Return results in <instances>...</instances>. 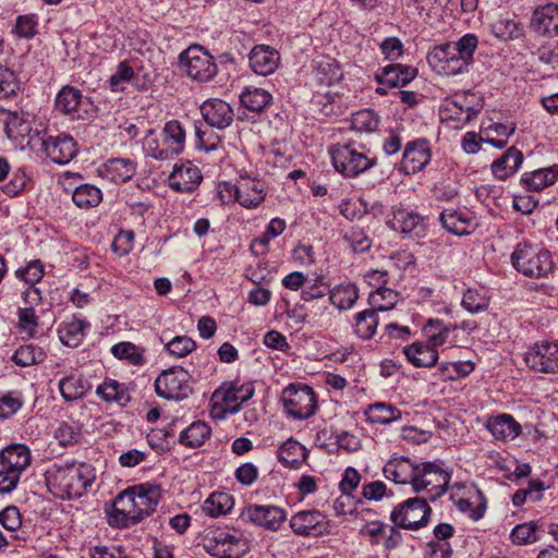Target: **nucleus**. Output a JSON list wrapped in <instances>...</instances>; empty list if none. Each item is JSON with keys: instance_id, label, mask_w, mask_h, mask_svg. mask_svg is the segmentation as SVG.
Wrapping results in <instances>:
<instances>
[{"instance_id": "obj_1", "label": "nucleus", "mask_w": 558, "mask_h": 558, "mask_svg": "<svg viewBox=\"0 0 558 558\" xmlns=\"http://www.w3.org/2000/svg\"><path fill=\"white\" fill-rule=\"evenodd\" d=\"M161 499V486L146 482L128 487L114 500L110 522L118 526L136 524L155 512Z\"/></svg>"}, {"instance_id": "obj_2", "label": "nucleus", "mask_w": 558, "mask_h": 558, "mask_svg": "<svg viewBox=\"0 0 558 558\" xmlns=\"http://www.w3.org/2000/svg\"><path fill=\"white\" fill-rule=\"evenodd\" d=\"M45 477L49 492L65 500L83 496L96 480V471L84 462L54 463Z\"/></svg>"}, {"instance_id": "obj_3", "label": "nucleus", "mask_w": 558, "mask_h": 558, "mask_svg": "<svg viewBox=\"0 0 558 558\" xmlns=\"http://www.w3.org/2000/svg\"><path fill=\"white\" fill-rule=\"evenodd\" d=\"M267 192L266 182L247 172H241L234 183L222 181L216 186V195L222 204H239L246 209L260 206Z\"/></svg>"}, {"instance_id": "obj_4", "label": "nucleus", "mask_w": 558, "mask_h": 558, "mask_svg": "<svg viewBox=\"0 0 558 558\" xmlns=\"http://www.w3.org/2000/svg\"><path fill=\"white\" fill-rule=\"evenodd\" d=\"M185 131L177 120L168 121L157 133L149 130L143 138V150L146 156L157 160L170 159L184 150Z\"/></svg>"}, {"instance_id": "obj_5", "label": "nucleus", "mask_w": 558, "mask_h": 558, "mask_svg": "<svg viewBox=\"0 0 558 558\" xmlns=\"http://www.w3.org/2000/svg\"><path fill=\"white\" fill-rule=\"evenodd\" d=\"M252 383L240 380L226 381L218 387L210 398V415L215 420H223L229 414L236 413L242 403L254 395Z\"/></svg>"}, {"instance_id": "obj_6", "label": "nucleus", "mask_w": 558, "mask_h": 558, "mask_svg": "<svg viewBox=\"0 0 558 558\" xmlns=\"http://www.w3.org/2000/svg\"><path fill=\"white\" fill-rule=\"evenodd\" d=\"M511 263L519 272L532 278L546 277L554 268L548 250L526 242L517 244L511 254Z\"/></svg>"}, {"instance_id": "obj_7", "label": "nucleus", "mask_w": 558, "mask_h": 558, "mask_svg": "<svg viewBox=\"0 0 558 558\" xmlns=\"http://www.w3.org/2000/svg\"><path fill=\"white\" fill-rule=\"evenodd\" d=\"M329 153L335 169L348 178H354L375 165V158L363 146L338 144Z\"/></svg>"}, {"instance_id": "obj_8", "label": "nucleus", "mask_w": 558, "mask_h": 558, "mask_svg": "<svg viewBox=\"0 0 558 558\" xmlns=\"http://www.w3.org/2000/svg\"><path fill=\"white\" fill-rule=\"evenodd\" d=\"M205 550L216 558H235L247 549V541L241 530L225 527L213 531L204 541Z\"/></svg>"}, {"instance_id": "obj_9", "label": "nucleus", "mask_w": 558, "mask_h": 558, "mask_svg": "<svg viewBox=\"0 0 558 558\" xmlns=\"http://www.w3.org/2000/svg\"><path fill=\"white\" fill-rule=\"evenodd\" d=\"M449 482L450 474L439 463L421 462L412 489L417 494L424 493L434 501L446 493Z\"/></svg>"}, {"instance_id": "obj_10", "label": "nucleus", "mask_w": 558, "mask_h": 558, "mask_svg": "<svg viewBox=\"0 0 558 558\" xmlns=\"http://www.w3.org/2000/svg\"><path fill=\"white\" fill-rule=\"evenodd\" d=\"M181 70L192 80L207 82L217 74L214 57L201 46H190L179 57Z\"/></svg>"}, {"instance_id": "obj_11", "label": "nucleus", "mask_w": 558, "mask_h": 558, "mask_svg": "<svg viewBox=\"0 0 558 558\" xmlns=\"http://www.w3.org/2000/svg\"><path fill=\"white\" fill-rule=\"evenodd\" d=\"M430 512L425 498L413 497L398 504L390 513V520L399 527L418 530L427 525Z\"/></svg>"}, {"instance_id": "obj_12", "label": "nucleus", "mask_w": 558, "mask_h": 558, "mask_svg": "<svg viewBox=\"0 0 558 558\" xmlns=\"http://www.w3.org/2000/svg\"><path fill=\"white\" fill-rule=\"evenodd\" d=\"M281 402L287 415L294 420L307 418L316 410L315 392L305 385H289L282 391Z\"/></svg>"}, {"instance_id": "obj_13", "label": "nucleus", "mask_w": 558, "mask_h": 558, "mask_svg": "<svg viewBox=\"0 0 558 558\" xmlns=\"http://www.w3.org/2000/svg\"><path fill=\"white\" fill-rule=\"evenodd\" d=\"M155 390L163 399L183 400L192 393L191 376L182 367H171L156 378Z\"/></svg>"}, {"instance_id": "obj_14", "label": "nucleus", "mask_w": 558, "mask_h": 558, "mask_svg": "<svg viewBox=\"0 0 558 558\" xmlns=\"http://www.w3.org/2000/svg\"><path fill=\"white\" fill-rule=\"evenodd\" d=\"M451 499L458 510L473 521L483 518L486 511V499L483 493L473 484L452 486Z\"/></svg>"}, {"instance_id": "obj_15", "label": "nucleus", "mask_w": 558, "mask_h": 558, "mask_svg": "<svg viewBox=\"0 0 558 558\" xmlns=\"http://www.w3.org/2000/svg\"><path fill=\"white\" fill-rule=\"evenodd\" d=\"M239 518L265 530L278 531L287 520V512L278 506L253 504L245 506Z\"/></svg>"}, {"instance_id": "obj_16", "label": "nucleus", "mask_w": 558, "mask_h": 558, "mask_svg": "<svg viewBox=\"0 0 558 558\" xmlns=\"http://www.w3.org/2000/svg\"><path fill=\"white\" fill-rule=\"evenodd\" d=\"M294 534L303 537H317L329 533L330 524L327 517L319 510H302L289 520Z\"/></svg>"}, {"instance_id": "obj_17", "label": "nucleus", "mask_w": 558, "mask_h": 558, "mask_svg": "<svg viewBox=\"0 0 558 558\" xmlns=\"http://www.w3.org/2000/svg\"><path fill=\"white\" fill-rule=\"evenodd\" d=\"M427 62L438 74L454 76L468 71L470 64L447 44L435 47L427 56Z\"/></svg>"}, {"instance_id": "obj_18", "label": "nucleus", "mask_w": 558, "mask_h": 558, "mask_svg": "<svg viewBox=\"0 0 558 558\" xmlns=\"http://www.w3.org/2000/svg\"><path fill=\"white\" fill-rule=\"evenodd\" d=\"M524 362L535 372L558 374V342L535 343L524 353Z\"/></svg>"}, {"instance_id": "obj_19", "label": "nucleus", "mask_w": 558, "mask_h": 558, "mask_svg": "<svg viewBox=\"0 0 558 558\" xmlns=\"http://www.w3.org/2000/svg\"><path fill=\"white\" fill-rule=\"evenodd\" d=\"M421 462L409 457L396 456L390 458L383 468L384 476L398 485H411L417 476Z\"/></svg>"}, {"instance_id": "obj_20", "label": "nucleus", "mask_w": 558, "mask_h": 558, "mask_svg": "<svg viewBox=\"0 0 558 558\" xmlns=\"http://www.w3.org/2000/svg\"><path fill=\"white\" fill-rule=\"evenodd\" d=\"M203 180L202 172L191 161L175 163L168 177L169 186L181 193L192 192Z\"/></svg>"}, {"instance_id": "obj_21", "label": "nucleus", "mask_w": 558, "mask_h": 558, "mask_svg": "<svg viewBox=\"0 0 558 558\" xmlns=\"http://www.w3.org/2000/svg\"><path fill=\"white\" fill-rule=\"evenodd\" d=\"M32 463L29 448L23 444L9 445L0 451V466L21 478Z\"/></svg>"}, {"instance_id": "obj_22", "label": "nucleus", "mask_w": 558, "mask_h": 558, "mask_svg": "<svg viewBox=\"0 0 558 558\" xmlns=\"http://www.w3.org/2000/svg\"><path fill=\"white\" fill-rule=\"evenodd\" d=\"M43 146L46 155L59 165L70 162L77 154L76 144L68 134L49 136L43 142Z\"/></svg>"}, {"instance_id": "obj_23", "label": "nucleus", "mask_w": 558, "mask_h": 558, "mask_svg": "<svg viewBox=\"0 0 558 558\" xmlns=\"http://www.w3.org/2000/svg\"><path fill=\"white\" fill-rule=\"evenodd\" d=\"M250 66L258 75L272 74L280 63L279 52L268 45H256L248 54Z\"/></svg>"}, {"instance_id": "obj_24", "label": "nucleus", "mask_w": 558, "mask_h": 558, "mask_svg": "<svg viewBox=\"0 0 558 558\" xmlns=\"http://www.w3.org/2000/svg\"><path fill=\"white\" fill-rule=\"evenodd\" d=\"M532 29L543 36H558V4L546 3L537 7L531 19Z\"/></svg>"}, {"instance_id": "obj_25", "label": "nucleus", "mask_w": 558, "mask_h": 558, "mask_svg": "<svg viewBox=\"0 0 558 558\" xmlns=\"http://www.w3.org/2000/svg\"><path fill=\"white\" fill-rule=\"evenodd\" d=\"M58 389L63 400L71 402L85 397L92 389V384L81 372L71 369L60 378Z\"/></svg>"}, {"instance_id": "obj_26", "label": "nucleus", "mask_w": 558, "mask_h": 558, "mask_svg": "<svg viewBox=\"0 0 558 558\" xmlns=\"http://www.w3.org/2000/svg\"><path fill=\"white\" fill-rule=\"evenodd\" d=\"M201 112L205 121L214 128L225 129L233 121L231 106L222 99H207L201 106Z\"/></svg>"}, {"instance_id": "obj_27", "label": "nucleus", "mask_w": 558, "mask_h": 558, "mask_svg": "<svg viewBox=\"0 0 558 558\" xmlns=\"http://www.w3.org/2000/svg\"><path fill=\"white\" fill-rule=\"evenodd\" d=\"M442 226L457 235L470 234L476 228V220L466 209H445L440 214Z\"/></svg>"}, {"instance_id": "obj_28", "label": "nucleus", "mask_w": 558, "mask_h": 558, "mask_svg": "<svg viewBox=\"0 0 558 558\" xmlns=\"http://www.w3.org/2000/svg\"><path fill=\"white\" fill-rule=\"evenodd\" d=\"M98 172L100 177L113 183L131 180L136 172V165L131 159L112 158L102 163Z\"/></svg>"}, {"instance_id": "obj_29", "label": "nucleus", "mask_w": 558, "mask_h": 558, "mask_svg": "<svg viewBox=\"0 0 558 558\" xmlns=\"http://www.w3.org/2000/svg\"><path fill=\"white\" fill-rule=\"evenodd\" d=\"M430 160V150L426 141L409 144L403 153L402 169L407 173L421 171Z\"/></svg>"}, {"instance_id": "obj_30", "label": "nucleus", "mask_w": 558, "mask_h": 558, "mask_svg": "<svg viewBox=\"0 0 558 558\" xmlns=\"http://www.w3.org/2000/svg\"><path fill=\"white\" fill-rule=\"evenodd\" d=\"M456 330L457 325H446L442 320L437 318L428 319L422 327L425 342L435 350L447 342L456 344L457 341L454 339H450V336Z\"/></svg>"}, {"instance_id": "obj_31", "label": "nucleus", "mask_w": 558, "mask_h": 558, "mask_svg": "<svg viewBox=\"0 0 558 558\" xmlns=\"http://www.w3.org/2000/svg\"><path fill=\"white\" fill-rule=\"evenodd\" d=\"M403 354L407 361L415 367H432L438 361V351L433 349L425 341H415L403 347Z\"/></svg>"}, {"instance_id": "obj_32", "label": "nucleus", "mask_w": 558, "mask_h": 558, "mask_svg": "<svg viewBox=\"0 0 558 558\" xmlns=\"http://www.w3.org/2000/svg\"><path fill=\"white\" fill-rule=\"evenodd\" d=\"M523 162L522 153L515 147L508 148L490 166L492 173L497 180H506L512 177Z\"/></svg>"}, {"instance_id": "obj_33", "label": "nucleus", "mask_w": 558, "mask_h": 558, "mask_svg": "<svg viewBox=\"0 0 558 558\" xmlns=\"http://www.w3.org/2000/svg\"><path fill=\"white\" fill-rule=\"evenodd\" d=\"M387 225L391 230L404 234L418 233L424 228L422 217L404 208L393 209L392 218L388 219Z\"/></svg>"}, {"instance_id": "obj_34", "label": "nucleus", "mask_w": 558, "mask_h": 558, "mask_svg": "<svg viewBox=\"0 0 558 558\" xmlns=\"http://www.w3.org/2000/svg\"><path fill=\"white\" fill-rule=\"evenodd\" d=\"M486 427L496 439L502 441L513 440L521 433V425L510 414L490 417Z\"/></svg>"}, {"instance_id": "obj_35", "label": "nucleus", "mask_w": 558, "mask_h": 558, "mask_svg": "<svg viewBox=\"0 0 558 558\" xmlns=\"http://www.w3.org/2000/svg\"><path fill=\"white\" fill-rule=\"evenodd\" d=\"M96 395L107 403H117L122 407L131 400L128 386L112 378H106L98 385Z\"/></svg>"}, {"instance_id": "obj_36", "label": "nucleus", "mask_w": 558, "mask_h": 558, "mask_svg": "<svg viewBox=\"0 0 558 558\" xmlns=\"http://www.w3.org/2000/svg\"><path fill=\"white\" fill-rule=\"evenodd\" d=\"M88 327L89 324L86 320L74 316L60 324L59 339L64 345L75 348L83 341Z\"/></svg>"}, {"instance_id": "obj_37", "label": "nucleus", "mask_w": 558, "mask_h": 558, "mask_svg": "<svg viewBox=\"0 0 558 558\" xmlns=\"http://www.w3.org/2000/svg\"><path fill=\"white\" fill-rule=\"evenodd\" d=\"M558 180V165L541 168L531 172H525L521 181L530 191H541L553 185Z\"/></svg>"}, {"instance_id": "obj_38", "label": "nucleus", "mask_w": 558, "mask_h": 558, "mask_svg": "<svg viewBox=\"0 0 558 558\" xmlns=\"http://www.w3.org/2000/svg\"><path fill=\"white\" fill-rule=\"evenodd\" d=\"M234 507V498L225 492L211 493L202 504V512L208 518L228 514Z\"/></svg>"}, {"instance_id": "obj_39", "label": "nucleus", "mask_w": 558, "mask_h": 558, "mask_svg": "<svg viewBox=\"0 0 558 558\" xmlns=\"http://www.w3.org/2000/svg\"><path fill=\"white\" fill-rule=\"evenodd\" d=\"M415 76L416 70L414 68L403 64H390L383 68L379 82L390 87H398L407 85Z\"/></svg>"}, {"instance_id": "obj_40", "label": "nucleus", "mask_w": 558, "mask_h": 558, "mask_svg": "<svg viewBox=\"0 0 558 558\" xmlns=\"http://www.w3.org/2000/svg\"><path fill=\"white\" fill-rule=\"evenodd\" d=\"M364 415L366 421L372 424L386 425L400 420L402 412L392 404L376 402L364 410Z\"/></svg>"}, {"instance_id": "obj_41", "label": "nucleus", "mask_w": 558, "mask_h": 558, "mask_svg": "<svg viewBox=\"0 0 558 558\" xmlns=\"http://www.w3.org/2000/svg\"><path fill=\"white\" fill-rule=\"evenodd\" d=\"M359 299V290L351 282L340 283L329 290V301L339 311L350 310Z\"/></svg>"}, {"instance_id": "obj_42", "label": "nucleus", "mask_w": 558, "mask_h": 558, "mask_svg": "<svg viewBox=\"0 0 558 558\" xmlns=\"http://www.w3.org/2000/svg\"><path fill=\"white\" fill-rule=\"evenodd\" d=\"M211 428L203 421H195L183 429L179 436L181 445L189 448H197L210 437Z\"/></svg>"}, {"instance_id": "obj_43", "label": "nucleus", "mask_w": 558, "mask_h": 558, "mask_svg": "<svg viewBox=\"0 0 558 558\" xmlns=\"http://www.w3.org/2000/svg\"><path fill=\"white\" fill-rule=\"evenodd\" d=\"M490 29L498 39L505 41L515 40L524 35V28L520 22L502 15L492 23Z\"/></svg>"}, {"instance_id": "obj_44", "label": "nucleus", "mask_w": 558, "mask_h": 558, "mask_svg": "<svg viewBox=\"0 0 558 558\" xmlns=\"http://www.w3.org/2000/svg\"><path fill=\"white\" fill-rule=\"evenodd\" d=\"M313 76L318 84L330 86L341 80L342 72L336 60L326 57L316 61Z\"/></svg>"}, {"instance_id": "obj_45", "label": "nucleus", "mask_w": 558, "mask_h": 558, "mask_svg": "<svg viewBox=\"0 0 558 558\" xmlns=\"http://www.w3.org/2000/svg\"><path fill=\"white\" fill-rule=\"evenodd\" d=\"M441 116L444 119L468 121L471 117L468 96L457 95L452 98H447L441 106Z\"/></svg>"}, {"instance_id": "obj_46", "label": "nucleus", "mask_w": 558, "mask_h": 558, "mask_svg": "<svg viewBox=\"0 0 558 558\" xmlns=\"http://www.w3.org/2000/svg\"><path fill=\"white\" fill-rule=\"evenodd\" d=\"M277 457L283 465L295 468L306 459V450L299 441L289 438L278 448Z\"/></svg>"}, {"instance_id": "obj_47", "label": "nucleus", "mask_w": 558, "mask_h": 558, "mask_svg": "<svg viewBox=\"0 0 558 558\" xmlns=\"http://www.w3.org/2000/svg\"><path fill=\"white\" fill-rule=\"evenodd\" d=\"M111 354L121 361H125L134 366L145 364V349L129 341H122L111 347Z\"/></svg>"}, {"instance_id": "obj_48", "label": "nucleus", "mask_w": 558, "mask_h": 558, "mask_svg": "<svg viewBox=\"0 0 558 558\" xmlns=\"http://www.w3.org/2000/svg\"><path fill=\"white\" fill-rule=\"evenodd\" d=\"M83 99L81 90L72 86H63L56 97V108L62 113L75 112Z\"/></svg>"}, {"instance_id": "obj_49", "label": "nucleus", "mask_w": 558, "mask_h": 558, "mask_svg": "<svg viewBox=\"0 0 558 558\" xmlns=\"http://www.w3.org/2000/svg\"><path fill=\"white\" fill-rule=\"evenodd\" d=\"M102 198L101 191L92 184H81L72 193L74 204L84 209L96 207Z\"/></svg>"}, {"instance_id": "obj_50", "label": "nucleus", "mask_w": 558, "mask_h": 558, "mask_svg": "<svg viewBox=\"0 0 558 558\" xmlns=\"http://www.w3.org/2000/svg\"><path fill=\"white\" fill-rule=\"evenodd\" d=\"M241 104L248 110L262 111L271 101V95L264 88L246 87L241 94Z\"/></svg>"}, {"instance_id": "obj_51", "label": "nucleus", "mask_w": 558, "mask_h": 558, "mask_svg": "<svg viewBox=\"0 0 558 558\" xmlns=\"http://www.w3.org/2000/svg\"><path fill=\"white\" fill-rule=\"evenodd\" d=\"M398 293L389 288L378 287L369 293L368 302L376 313L392 310L398 303Z\"/></svg>"}, {"instance_id": "obj_52", "label": "nucleus", "mask_w": 558, "mask_h": 558, "mask_svg": "<svg viewBox=\"0 0 558 558\" xmlns=\"http://www.w3.org/2000/svg\"><path fill=\"white\" fill-rule=\"evenodd\" d=\"M160 341L163 343V350L175 359L185 357L196 349V342L187 336H175L168 341L160 338Z\"/></svg>"}, {"instance_id": "obj_53", "label": "nucleus", "mask_w": 558, "mask_h": 558, "mask_svg": "<svg viewBox=\"0 0 558 558\" xmlns=\"http://www.w3.org/2000/svg\"><path fill=\"white\" fill-rule=\"evenodd\" d=\"M378 318L375 311L366 310L355 315V333L362 339H371L377 329Z\"/></svg>"}, {"instance_id": "obj_54", "label": "nucleus", "mask_w": 558, "mask_h": 558, "mask_svg": "<svg viewBox=\"0 0 558 558\" xmlns=\"http://www.w3.org/2000/svg\"><path fill=\"white\" fill-rule=\"evenodd\" d=\"M45 354L44 351L34 345V344H25L21 345L15 350L11 360L21 367H27L44 361Z\"/></svg>"}, {"instance_id": "obj_55", "label": "nucleus", "mask_w": 558, "mask_h": 558, "mask_svg": "<svg viewBox=\"0 0 558 558\" xmlns=\"http://www.w3.org/2000/svg\"><path fill=\"white\" fill-rule=\"evenodd\" d=\"M461 304L471 314L481 313L487 310L489 296L484 290L468 289L463 294Z\"/></svg>"}, {"instance_id": "obj_56", "label": "nucleus", "mask_w": 558, "mask_h": 558, "mask_svg": "<svg viewBox=\"0 0 558 558\" xmlns=\"http://www.w3.org/2000/svg\"><path fill=\"white\" fill-rule=\"evenodd\" d=\"M1 525L11 533V537L15 539L25 541V535H19L17 532L22 527V517L19 509L14 506H9L0 512Z\"/></svg>"}, {"instance_id": "obj_57", "label": "nucleus", "mask_w": 558, "mask_h": 558, "mask_svg": "<svg viewBox=\"0 0 558 558\" xmlns=\"http://www.w3.org/2000/svg\"><path fill=\"white\" fill-rule=\"evenodd\" d=\"M20 89V81L11 69L0 64V99L14 96Z\"/></svg>"}, {"instance_id": "obj_58", "label": "nucleus", "mask_w": 558, "mask_h": 558, "mask_svg": "<svg viewBox=\"0 0 558 558\" xmlns=\"http://www.w3.org/2000/svg\"><path fill=\"white\" fill-rule=\"evenodd\" d=\"M378 123V117L371 109L361 110L354 113L351 119L352 128L357 132H374Z\"/></svg>"}, {"instance_id": "obj_59", "label": "nucleus", "mask_w": 558, "mask_h": 558, "mask_svg": "<svg viewBox=\"0 0 558 558\" xmlns=\"http://www.w3.org/2000/svg\"><path fill=\"white\" fill-rule=\"evenodd\" d=\"M17 327L22 335L34 337L38 328V317L33 307H21L17 312Z\"/></svg>"}, {"instance_id": "obj_60", "label": "nucleus", "mask_w": 558, "mask_h": 558, "mask_svg": "<svg viewBox=\"0 0 558 558\" xmlns=\"http://www.w3.org/2000/svg\"><path fill=\"white\" fill-rule=\"evenodd\" d=\"M29 183V177L25 169H16L8 183L2 186V192L10 197H14L26 190Z\"/></svg>"}, {"instance_id": "obj_61", "label": "nucleus", "mask_w": 558, "mask_h": 558, "mask_svg": "<svg viewBox=\"0 0 558 558\" xmlns=\"http://www.w3.org/2000/svg\"><path fill=\"white\" fill-rule=\"evenodd\" d=\"M537 524L533 521L517 525L511 532V539L517 545H527L537 541Z\"/></svg>"}, {"instance_id": "obj_62", "label": "nucleus", "mask_w": 558, "mask_h": 558, "mask_svg": "<svg viewBox=\"0 0 558 558\" xmlns=\"http://www.w3.org/2000/svg\"><path fill=\"white\" fill-rule=\"evenodd\" d=\"M23 405L21 393L8 391L0 393V417L8 418L14 415Z\"/></svg>"}, {"instance_id": "obj_63", "label": "nucleus", "mask_w": 558, "mask_h": 558, "mask_svg": "<svg viewBox=\"0 0 558 558\" xmlns=\"http://www.w3.org/2000/svg\"><path fill=\"white\" fill-rule=\"evenodd\" d=\"M448 46H453L457 56L463 58L465 62L471 64L473 54L477 47V38L475 35L466 34L456 43H448Z\"/></svg>"}, {"instance_id": "obj_64", "label": "nucleus", "mask_w": 558, "mask_h": 558, "mask_svg": "<svg viewBox=\"0 0 558 558\" xmlns=\"http://www.w3.org/2000/svg\"><path fill=\"white\" fill-rule=\"evenodd\" d=\"M133 69L125 62H121L118 65L117 71L110 76L109 85L111 90H123L125 88V84H128L133 77Z\"/></svg>"}]
</instances>
